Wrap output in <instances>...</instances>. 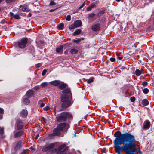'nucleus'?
I'll list each match as a JSON object with an SVG mask.
<instances>
[{
  "instance_id": "nucleus-11",
  "label": "nucleus",
  "mask_w": 154,
  "mask_h": 154,
  "mask_svg": "<svg viewBox=\"0 0 154 154\" xmlns=\"http://www.w3.org/2000/svg\"><path fill=\"white\" fill-rule=\"evenodd\" d=\"M21 8V10L23 11H29L28 6L25 4L20 6V8Z\"/></svg>"
},
{
  "instance_id": "nucleus-17",
  "label": "nucleus",
  "mask_w": 154,
  "mask_h": 154,
  "mask_svg": "<svg viewBox=\"0 0 154 154\" xmlns=\"http://www.w3.org/2000/svg\"><path fill=\"white\" fill-rule=\"evenodd\" d=\"M22 102L25 104H28L30 103L29 100L27 98L23 97L22 99Z\"/></svg>"
},
{
  "instance_id": "nucleus-29",
  "label": "nucleus",
  "mask_w": 154,
  "mask_h": 154,
  "mask_svg": "<svg viewBox=\"0 0 154 154\" xmlns=\"http://www.w3.org/2000/svg\"><path fill=\"white\" fill-rule=\"evenodd\" d=\"M118 58L119 60H122L123 58V56L121 53L118 54H117Z\"/></svg>"
},
{
  "instance_id": "nucleus-19",
  "label": "nucleus",
  "mask_w": 154,
  "mask_h": 154,
  "mask_svg": "<svg viewBox=\"0 0 154 154\" xmlns=\"http://www.w3.org/2000/svg\"><path fill=\"white\" fill-rule=\"evenodd\" d=\"M63 46L61 45L59 47L57 48L56 49V51L58 53H62L63 51Z\"/></svg>"
},
{
  "instance_id": "nucleus-28",
  "label": "nucleus",
  "mask_w": 154,
  "mask_h": 154,
  "mask_svg": "<svg viewBox=\"0 0 154 154\" xmlns=\"http://www.w3.org/2000/svg\"><path fill=\"white\" fill-rule=\"evenodd\" d=\"M81 32L80 29H78L76 30L74 32V34L75 35L79 34Z\"/></svg>"
},
{
  "instance_id": "nucleus-16",
  "label": "nucleus",
  "mask_w": 154,
  "mask_h": 154,
  "mask_svg": "<svg viewBox=\"0 0 154 154\" xmlns=\"http://www.w3.org/2000/svg\"><path fill=\"white\" fill-rule=\"evenodd\" d=\"M67 86V85L66 83H64L63 82L61 83L60 82V84L59 86V88L60 89H62L66 88Z\"/></svg>"
},
{
  "instance_id": "nucleus-46",
  "label": "nucleus",
  "mask_w": 154,
  "mask_h": 154,
  "mask_svg": "<svg viewBox=\"0 0 154 154\" xmlns=\"http://www.w3.org/2000/svg\"><path fill=\"white\" fill-rule=\"evenodd\" d=\"M68 148L67 147H66V148H64L63 150V154L64 153V152L65 151H67L68 149Z\"/></svg>"
},
{
  "instance_id": "nucleus-33",
  "label": "nucleus",
  "mask_w": 154,
  "mask_h": 154,
  "mask_svg": "<svg viewBox=\"0 0 154 154\" xmlns=\"http://www.w3.org/2000/svg\"><path fill=\"white\" fill-rule=\"evenodd\" d=\"M74 42H75L77 43H79L81 41V39H74L73 40Z\"/></svg>"
},
{
  "instance_id": "nucleus-31",
  "label": "nucleus",
  "mask_w": 154,
  "mask_h": 154,
  "mask_svg": "<svg viewBox=\"0 0 154 154\" xmlns=\"http://www.w3.org/2000/svg\"><path fill=\"white\" fill-rule=\"evenodd\" d=\"M14 17L17 19H19L20 17L19 14H16L14 15Z\"/></svg>"
},
{
  "instance_id": "nucleus-40",
  "label": "nucleus",
  "mask_w": 154,
  "mask_h": 154,
  "mask_svg": "<svg viewBox=\"0 0 154 154\" xmlns=\"http://www.w3.org/2000/svg\"><path fill=\"white\" fill-rule=\"evenodd\" d=\"M47 72V70L46 69H44L43 70V71H42V76H44L45 74Z\"/></svg>"
},
{
  "instance_id": "nucleus-37",
  "label": "nucleus",
  "mask_w": 154,
  "mask_h": 154,
  "mask_svg": "<svg viewBox=\"0 0 154 154\" xmlns=\"http://www.w3.org/2000/svg\"><path fill=\"white\" fill-rule=\"evenodd\" d=\"M71 19V16L70 15H68L66 17V20L67 21H69Z\"/></svg>"
},
{
  "instance_id": "nucleus-57",
  "label": "nucleus",
  "mask_w": 154,
  "mask_h": 154,
  "mask_svg": "<svg viewBox=\"0 0 154 154\" xmlns=\"http://www.w3.org/2000/svg\"><path fill=\"white\" fill-rule=\"evenodd\" d=\"M94 15V14H89V16L90 17H93Z\"/></svg>"
},
{
  "instance_id": "nucleus-10",
  "label": "nucleus",
  "mask_w": 154,
  "mask_h": 154,
  "mask_svg": "<svg viewBox=\"0 0 154 154\" xmlns=\"http://www.w3.org/2000/svg\"><path fill=\"white\" fill-rule=\"evenodd\" d=\"M34 94L33 91L31 90H28L26 93L25 95L28 98H30L33 96Z\"/></svg>"
},
{
  "instance_id": "nucleus-4",
  "label": "nucleus",
  "mask_w": 154,
  "mask_h": 154,
  "mask_svg": "<svg viewBox=\"0 0 154 154\" xmlns=\"http://www.w3.org/2000/svg\"><path fill=\"white\" fill-rule=\"evenodd\" d=\"M73 116H57L56 117V119L58 122L62 123L65 122L66 121L68 122V121L72 120L73 119Z\"/></svg>"
},
{
  "instance_id": "nucleus-48",
  "label": "nucleus",
  "mask_w": 154,
  "mask_h": 154,
  "mask_svg": "<svg viewBox=\"0 0 154 154\" xmlns=\"http://www.w3.org/2000/svg\"><path fill=\"white\" fill-rule=\"evenodd\" d=\"M34 89L35 90H38V86H36L34 87Z\"/></svg>"
},
{
  "instance_id": "nucleus-47",
  "label": "nucleus",
  "mask_w": 154,
  "mask_h": 154,
  "mask_svg": "<svg viewBox=\"0 0 154 154\" xmlns=\"http://www.w3.org/2000/svg\"><path fill=\"white\" fill-rule=\"evenodd\" d=\"M115 59L113 58H110V60L112 62H114L115 61Z\"/></svg>"
},
{
  "instance_id": "nucleus-41",
  "label": "nucleus",
  "mask_w": 154,
  "mask_h": 154,
  "mask_svg": "<svg viewBox=\"0 0 154 154\" xmlns=\"http://www.w3.org/2000/svg\"><path fill=\"white\" fill-rule=\"evenodd\" d=\"M136 152H137V154H142V152L140 151V148H139L138 150L137 149V151Z\"/></svg>"
},
{
  "instance_id": "nucleus-59",
  "label": "nucleus",
  "mask_w": 154,
  "mask_h": 154,
  "mask_svg": "<svg viewBox=\"0 0 154 154\" xmlns=\"http://www.w3.org/2000/svg\"><path fill=\"white\" fill-rule=\"evenodd\" d=\"M106 148H104L103 149V152H105L106 150Z\"/></svg>"
},
{
  "instance_id": "nucleus-20",
  "label": "nucleus",
  "mask_w": 154,
  "mask_h": 154,
  "mask_svg": "<svg viewBox=\"0 0 154 154\" xmlns=\"http://www.w3.org/2000/svg\"><path fill=\"white\" fill-rule=\"evenodd\" d=\"M28 112L26 109H23L20 112V115L22 116H27Z\"/></svg>"
},
{
  "instance_id": "nucleus-3",
  "label": "nucleus",
  "mask_w": 154,
  "mask_h": 154,
  "mask_svg": "<svg viewBox=\"0 0 154 154\" xmlns=\"http://www.w3.org/2000/svg\"><path fill=\"white\" fill-rule=\"evenodd\" d=\"M70 122V121H68V122L66 123L63 122L57 124V127L53 130L52 135L55 136H60L61 134L60 132L62 131L66 127L67 129L69 128V124Z\"/></svg>"
},
{
  "instance_id": "nucleus-22",
  "label": "nucleus",
  "mask_w": 154,
  "mask_h": 154,
  "mask_svg": "<svg viewBox=\"0 0 154 154\" xmlns=\"http://www.w3.org/2000/svg\"><path fill=\"white\" fill-rule=\"evenodd\" d=\"M141 103L143 105L147 106L149 104V102L146 99H144L142 101Z\"/></svg>"
},
{
  "instance_id": "nucleus-50",
  "label": "nucleus",
  "mask_w": 154,
  "mask_h": 154,
  "mask_svg": "<svg viewBox=\"0 0 154 154\" xmlns=\"http://www.w3.org/2000/svg\"><path fill=\"white\" fill-rule=\"evenodd\" d=\"M26 150H24L21 153V154H26Z\"/></svg>"
},
{
  "instance_id": "nucleus-32",
  "label": "nucleus",
  "mask_w": 154,
  "mask_h": 154,
  "mask_svg": "<svg viewBox=\"0 0 154 154\" xmlns=\"http://www.w3.org/2000/svg\"><path fill=\"white\" fill-rule=\"evenodd\" d=\"M29 149L32 152H35V149L34 148L33 146H31L29 148Z\"/></svg>"
},
{
  "instance_id": "nucleus-30",
  "label": "nucleus",
  "mask_w": 154,
  "mask_h": 154,
  "mask_svg": "<svg viewBox=\"0 0 154 154\" xmlns=\"http://www.w3.org/2000/svg\"><path fill=\"white\" fill-rule=\"evenodd\" d=\"M143 91L144 94H147L149 92V91L148 89L145 88L143 90Z\"/></svg>"
},
{
  "instance_id": "nucleus-38",
  "label": "nucleus",
  "mask_w": 154,
  "mask_h": 154,
  "mask_svg": "<svg viewBox=\"0 0 154 154\" xmlns=\"http://www.w3.org/2000/svg\"><path fill=\"white\" fill-rule=\"evenodd\" d=\"M76 28V27L75 26H74V25L73 24V25H72L71 26L69 27V28L70 29H72Z\"/></svg>"
},
{
  "instance_id": "nucleus-35",
  "label": "nucleus",
  "mask_w": 154,
  "mask_h": 154,
  "mask_svg": "<svg viewBox=\"0 0 154 154\" xmlns=\"http://www.w3.org/2000/svg\"><path fill=\"white\" fill-rule=\"evenodd\" d=\"M56 4V3L55 2H54L53 1H51L50 4H49V5L50 6H53L55 5Z\"/></svg>"
},
{
  "instance_id": "nucleus-58",
  "label": "nucleus",
  "mask_w": 154,
  "mask_h": 154,
  "mask_svg": "<svg viewBox=\"0 0 154 154\" xmlns=\"http://www.w3.org/2000/svg\"><path fill=\"white\" fill-rule=\"evenodd\" d=\"M42 119H43V120H44V122L45 123H46V120L45 118H44V117H42Z\"/></svg>"
},
{
  "instance_id": "nucleus-39",
  "label": "nucleus",
  "mask_w": 154,
  "mask_h": 154,
  "mask_svg": "<svg viewBox=\"0 0 154 154\" xmlns=\"http://www.w3.org/2000/svg\"><path fill=\"white\" fill-rule=\"evenodd\" d=\"M0 133L1 135L4 134V128H2L0 129Z\"/></svg>"
},
{
  "instance_id": "nucleus-62",
  "label": "nucleus",
  "mask_w": 154,
  "mask_h": 154,
  "mask_svg": "<svg viewBox=\"0 0 154 154\" xmlns=\"http://www.w3.org/2000/svg\"><path fill=\"white\" fill-rule=\"evenodd\" d=\"M101 119H105L104 118V116H102V117L101 118Z\"/></svg>"
},
{
  "instance_id": "nucleus-2",
  "label": "nucleus",
  "mask_w": 154,
  "mask_h": 154,
  "mask_svg": "<svg viewBox=\"0 0 154 154\" xmlns=\"http://www.w3.org/2000/svg\"><path fill=\"white\" fill-rule=\"evenodd\" d=\"M63 93L61 97V100L63 102L62 108L59 109L60 111L63 110L70 106L72 103L73 101L72 99L71 93L70 89L69 88H66L62 91Z\"/></svg>"
},
{
  "instance_id": "nucleus-64",
  "label": "nucleus",
  "mask_w": 154,
  "mask_h": 154,
  "mask_svg": "<svg viewBox=\"0 0 154 154\" xmlns=\"http://www.w3.org/2000/svg\"><path fill=\"white\" fill-rule=\"evenodd\" d=\"M24 118H25L26 117V116H22Z\"/></svg>"
},
{
  "instance_id": "nucleus-12",
  "label": "nucleus",
  "mask_w": 154,
  "mask_h": 154,
  "mask_svg": "<svg viewBox=\"0 0 154 154\" xmlns=\"http://www.w3.org/2000/svg\"><path fill=\"white\" fill-rule=\"evenodd\" d=\"M100 28V25L99 24H94L91 27L92 30L94 31H97Z\"/></svg>"
},
{
  "instance_id": "nucleus-63",
  "label": "nucleus",
  "mask_w": 154,
  "mask_h": 154,
  "mask_svg": "<svg viewBox=\"0 0 154 154\" xmlns=\"http://www.w3.org/2000/svg\"><path fill=\"white\" fill-rule=\"evenodd\" d=\"M54 10H50V12H52Z\"/></svg>"
},
{
  "instance_id": "nucleus-14",
  "label": "nucleus",
  "mask_w": 154,
  "mask_h": 154,
  "mask_svg": "<svg viewBox=\"0 0 154 154\" xmlns=\"http://www.w3.org/2000/svg\"><path fill=\"white\" fill-rule=\"evenodd\" d=\"M73 24L77 28L82 25V22L81 21L78 20L74 22Z\"/></svg>"
},
{
  "instance_id": "nucleus-5",
  "label": "nucleus",
  "mask_w": 154,
  "mask_h": 154,
  "mask_svg": "<svg viewBox=\"0 0 154 154\" xmlns=\"http://www.w3.org/2000/svg\"><path fill=\"white\" fill-rule=\"evenodd\" d=\"M66 145L63 144L61 146H60L58 149L57 148H54L51 151V153H54L56 152H57L58 154H63V149L65 148Z\"/></svg>"
},
{
  "instance_id": "nucleus-13",
  "label": "nucleus",
  "mask_w": 154,
  "mask_h": 154,
  "mask_svg": "<svg viewBox=\"0 0 154 154\" xmlns=\"http://www.w3.org/2000/svg\"><path fill=\"white\" fill-rule=\"evenodd\" d=\"M24 131H19L17 132L14 134V137L16 138L21 136L23 134Z\"/></svg>"
},
{
  "instance_id": "nucleus-7",
  "label": "nucleus",
  "mask_w": 154,
  "mask_h": 154,
  "mask_svg": "<svg viewBox=\"0 0 154 154\" xmlns=\"http://www.w3.org/2000/svg\"><path fill=\"white\" fill-rule=\"evenodd\" d=\"M55 146V145L54 143L50 144L48 146L43 148L42 149V151L46 152L49 150V152L51 153V150L54 149Z\"/></svg>"
},
{
  "instance_id": "nucleus-44",
  "label": "nucleus",
  "mask_w": 154,
  "mask_h": 154,
  "mask_svg": "<svg viewBox=\"0 0 154 154\" xmlns=\"http://www.w3.org/2000/svg\"><path fill=\"white\" fill-rule=\"evenodd\" d=\"M85 5V2H84L83 4L79 8V9H80L83 8Z\"/></svg>"
},
{
  "instance_id": "nucleus-61",
  "label": "nucleus",
  "mask_w": 154,
  "mask_h": 154,
  "mask_svg": "<svg viewBox=\"0 0 154 154\" xmlns=\"http://www.w3.org/2000/svg\"><path fill=\"white\" fill-rule=\"evenodd\" d=\"M3 118V116H0V119H2Z\"/></svg>"
},
{
  "instance_id": "nucleus-53",
  "label": "nucleus",
  "mask_w": 154,
  "mask_h": 154,
  "mask_svg": "<svg viewBox=\"0 0 154 154\" xmlns=\"http://www.w3.org/2000/svg\"><path fill=\"white\" fill-rule=\"evenodd\" d=\"M95 6V5L94 4H92L91 6L90 7L92 8H94Z\"/></svg>"
},
{
  "instance_id": "nucleus-43",
  "label": "nucleus",
  "mask_w": 154,
  "mask_h": 154,
  "mask_svg": "<svg viewBox=\"0 0 154 154\" xmlns=\"http://www.w3.org/2000/svg\"><path fill=\"white\" fill-rule=\"evenodd\" d=\"M147 84H148L147 82H146L145 81H144L142 83V85L144 86H146V85H147Z\"/></svg>"
},
{
  "instance_id": "nucleus-51",
  "label": "nucleus",
  "mask_w": 154,
  "mask_h": 154,
  "mask_svg": "<svg viewBox=\"0 0 154 154\" xmlns=\"http://www.w3.org/2000/svg\"><path fill=\"white\" fill-rule=\"evenodd\" d=\"M45 105V104L43 103H42L41 104L40 106L41 107H43Z\"/></svg>"
},
{
  "instance_id": "nucleus-42",
  "label": "nucleus",
  "mask_w": 154,
  "mask_h": 154,
  "mask_svg": "<svg viewBox=\"0 0 154 154\" xmlns=\"http://www.w3.org/2000/svg\"><path fill=\"white\" fill-rule=\"evenodd\" d=\"M4 113V111L3 109L0 108V114H3Z\"/></svg>"
},
{
  "instance_id": "nucleus-49",
  "label": "nucleus",
  "mask_w": 154,
  "mask_h": 154,
  "mask_svg": "<svg viewBox=\"0 0 154 154\" xmlns=\"http://www.w3.org/2000/svg\"><path fill=\"white\" fill-rule=\"evenodd\" d=\"M92 8H91V7L90 6L88 7L87 8V10L88 11H90L91 9Z\"/></svg>"
},
{
  "instance_id": "nucleus-52",
  "label": "nucleus",
  "mask_w": 154,
  "mask_h": 154,
  "mask_svg": "<svg viewBox=\"0 0 154 154\" xmlns=\"http://www.w3.org/2000/svg\"><path fill=\"white\" fill-rule=\"evenodd\" d=\"M68 53V51L67 50H66L64 52V54H67Z\"/></svg>"
},
{
  "instance_id": "nucleus-56",
  "label": "nucleus",
  "mask_w": 154,
  "mask_h": 154,
  "mask_svg": "<svg viewBox=\"0 0 154 154\" xmlns=\"http://www.w3.org/2000/svg\"><path fill=\"white\" fill-rule=\"evenodd\" d=\"M38 134H37L36 136V137H35V140H37V139L38 138Z\"/></svg>"
},
{
  "instance_id": "nucleus-1",
  "label": "nucleus",
  "mask_w": 154,
  "mask_h": 154,
  "mask_svg": "<svg viewBox=\"0 0 154 154\" xmlns=\"http://www.w3.org/2000/svg\"><path fill=\"white\" fill-rule=\"evenodd\" d=\"M116 137L114 141V147L117 154H121V151L126 152V154H134L137 151L134 136L130 132L121 133L116 131L114 134Z\"/></svg>"
},
{
  "instance_id": "nucleus-24",
  "label": "nucleus",
  "mask_w": 154,
  "mask_h": 154,
  "mask_svg": "<svg viewBox=\"0 0 154 154\" xmlns=\"http://www.w3.org/2000/svg\"><path fill=\"white\" fill-rule=\"evenodd\" d=\"M78 50L75 49H72L70 51V53L72 54H76L78 52Z\"/></svg>"
},
{
  "instance_id": "nucleus-27",
  "label": "nucleus",
  "mask_w": 154,
  "mask_h": 154,
  "mask_svg": "<svg viewBox=\"0 0 154 154\" xmlns=\"http://www.w3.org/2000/svg\"><path fill=\"white\" fill-rule=\"evenodd\" d=\"M48 83L47 82H44L42 83L40 85V86L42 87H45L47 85Z\"/></svg>"
},
{
  "instance_id": "nucleus-25",
  "label": "nucleus",
  "mask_w": 154,
  "mask_h": 154,
  "mask_svg": "<svg viewBox=\"0 0 154 154\" xmlns=\"http://www.w3.org/2000/svg\"><path fill=\"white\" fill-rule=\"evenodd\" d=\"M64 25L63 23L60 24L57 26V28L59 30H62L63 29Z\"/></svg>"
},
{
  "instance_id": "nucleus-36",
  "label": "nucleus",
  "mask_w": 154,
  "mask_h": 154,
  "mask_svg": "<svg viewBox=\"0 0 154 154\" xmlns=\"http://www.w3.org/2000/svg\"><path fill=\"white\" fill-rule=\"evenodd\" d=\"M135 100V98L134 97H132L130 98V100L131 102H134Z\"/></svg>"
},
{
  "instance_id": "nucleus-23",
  "label": "nucleus",
  "mask_w": 154,
  "mask_h": 154,
  "mask_svg": "<svg viewBox=\"0 0 154 154\" xmlns=\"http://www.w3.org/2000/svg\"><path fill=\"white\" fill-rule=\"evenodd\" d=\"M61 116H72V114L67 112H64L61 114Z\"/></svg>"
},
{
  "instance_id": "nucleus-8",
  "label": "nucleus",
  "mask_w": 154,
  "mask_h": 154,
  "mask_svg": "<svg viewBox=\"0 0 154 154\" xmlns=\"http://www.w3.org/2000/svg\"><path fill=\"white\" fill-rule=\"evenodd\" d=\"M16 125L17 129L18 130H20L23 128L24 126V123L22 120L18 119L16 121Z\"/></svg>"
},
{
  "instance_id": "nucleus-6",
  "label": "nucleus",
  "mask_w": 154,
  "mask_h": 154,
  "mask_svg": "<svg viewBox=\"0 0 154 154\" xmlns=\"http://www.w3.org/2000/svg\"><path fill=\"white\" fill-rule=\"evenodd\" d=\"M27 38H23L21 39L20 42H18V45L19 47L21 48H24L26 46L27 44Z\"/></svg>"
},
{
  "instance_id": "nucleus-18",
  "label": "nucleus",
  "mask_w": 154,
  "mask_h": 154,
  "mask_svg": "<svg viewBox=\"0 0 154 154\" xmlns=\"http://www.w3.org/2000/svg\"><path fill=\"white\" fill-rule=\"evenodd\" d=\"M142 72V70H139L138 69H136L135 71V74L137 76H139L141 75Z\"/></svg>"
},
{
  "instance_id": "nucleus-34",
  "label": "nucleus",
  "mask_w": 154,
  "mask_h": 154,
  "mask_svg": "<svg viewBox=\"0 0 154 154\" xmlns=\"http://www.w3.org/2000/svg\"><path fill=\"white\" fill-rule=\"evenodd\" d=\"M93 81V78H89L88 80L87 81V82L88 83H91Z\"/></svg>"
},
{
  "instance_id": "nucleus-45",
  "label": "nucleus",
  "mask_w": 154,
  "mask_h": 154,
  "mask_svg": "<svg viewBox=\"0 0 154 154\" xmlns=\"http://www.w3.org/2000/svg\"><path fill=\"white\" fill-rule=\"evenodd\" d=\"M5 20H2L0 22V23L2 24H4L5 23Z\"/></svg>"
},
{
  "instance_id": "nucleus-60",
  "label": "nucleus",
  "mask_w": 154,
  "mask_h": 154,
  "mask_svg": "<svg viewBox=\"0 0 154 154\" xmlns=\"http://www.w3.org/2000/svg\"><path fill=\"white\" fill-rule=\"evenodd\" d=\"M5 0H0V4L3 1H4Z\"/></svg>"
},
{
  "instance_id": "nucleus-26",
  "label": "nucleus",
  "mask_w": 154,
  "mask_h": 154,
  "mask_svg": "<svg viewBox=\"0 0 154 154\" xmlns=\"http://www.w3.org/2000/svg\"><path fill=\"white\" fill-rule=\"evenodd\" d=\"M52 108L51 106H48L45 107L43 108V109L45 111H48L52 109Z\"/></svg>"
},
{
  "instance_id": "nucleus-54",
  "label": "nucleus",
  "mask_w": 154,
  "mask_h": 154,
  "mask_svg": "<svg viewBox=\"0 0 154 154\" xmlns=\"http://www.w3.org/2000/svg\"><path fill=\"white\" fill-rule=\"evenodd\" d=\"M10 15L11 16H14V13L12 12H10Z\"/></svg>"
},
{
  "instance_id": "nucleus-55",
  "label": "nucleus",
  "mask_w": 154,
  "mask_h": 154,
  "mask_svg": "<svg viewBox=\"0 0 154 154\" xmlns=\"http://www.w3.org/2000/svg\"><path fill=\"white\" fill-rule=\"evenodd\" d=\"M91 119H90V120L91 121H92L93 120H94V119H95V118H92V116H91Z\"/></svg>"
},
{
  "instance_id": "nucleus-21",
  "label": "nucleus",
  "mask_w": 154,
  "mask_h": 154,
  "mask_svg": "<svg viewBox=\"0 0 154 154\" xmlns=\"http://www.w3.org/2000/svg\"><path fill=\"white\" fill-rule=\"evenodd\" d=\"M21 143L19 142L17 145H16L15 148V150L16 151H17L19 150L20 149V148L21 147Z\"/></svg>"
},
{
  "instance_id": "nucleus-15",
  "label": "nucleus",
  "mask_w": 154,
  "mask_h": 154,
  "mask_svg": "<svg viewBox=\"0 0 154 154\" xmlns=\"http://www.w3.org/2000/svg\"><path fill=\"white\" fill-rule=\"evenodd\" d=\"M50 83L52 85L58 86L60 84V82L59 80H56L51 82Z\"/></svg>"
},
{
  "instance_id": "nucleus-9",
  "label": "nucleus",
  "mask_w": 154,
  "mask_h": 154,
  "mask_svg": "<svg viewBox=\"0 0 154 154\" xmlns=\"http://www.w3.org/2000/svg\"><path fill=\"white\" fill-rule=\"evenodd\" d=\"M150 126V122L148 120H146L144 122L143 125V128L144 129L146 130L149 129Z\"/></svg>"
}]
</instances>
